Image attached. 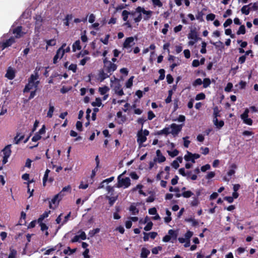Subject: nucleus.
<instances>
[{"label":"nucleus","instance_id":"obj_16","mask_svg":"<svg viewBox=\"0 0 258 258\" xmlns=\"http://www.w3.org/2000/svg\"><path fill=\"white\" fill-rule=\"evenodd\" d=\"M11 145H8L7 146H6L5 148L3 150V154H4V156H7V157H10L11 154Z\"/></svg>","mask_w":258,"mask_h":258},{"label":"nucleus","instance_id":"obj_21","mask_svg":"<svg viewBox=\"0 0 258 258\" xmlns=\"http://www.w3.org/2000/svg\"><path fill=\"white\" fill-rule=\"evenodd\" d=\"M213 123L217 128L220 129L224 125L223 120H218V119H213Z\"/></svg>","mask_w":258,"mask_h":258},{"label":"nucleus","instance_id":"obj_47","mask_svg":"<svg viewBox=\"0 0 258 258\" xmlns=\"http://www.w3.org/2000/svg\"><path fill=\"white\" fill-rule=\"evenodd\" d=\"M159 73L160 74L159 80H163L165 78V70L161 69L159 70Z\"/></svg>","mask_w":258,"mask_h":258},{"label":"nucleus","instance_id":"obj_26","mask_svg":"<svg viewBox=\"0 0 258 258\" xmlns=\"http://www.w3.org/2000/svg\"><path fill=\"white\" fill-rule=\"evenodd\" d=\"M109 91V88L106 86H104L103 87H99V92L101 95H105L107 92Z\"/></svg>","mask_w":258,"mask_h":258},{"label":"nucleus","instance_id":"obj_12","mask_svg":"<svg viewBox=\"0 0 258 258\" xmlns=\"http://www.w3.org/2000/svg\"><path fill=\"white\" fill-rule=\"evenodd\" d=\"M105 71L103 69H101L99 72L98 79V80L100 82H103L105 79L109 77L110 75L105 73Z\"/></svg>","mask_w":258,"mask_h":258},{"label":"nucleus","instance_id":"obj_58","mask_svg":"<svg viewBox=\"0 0 258 258\" xmlns=\"http://www.w3.org/2000/svg\"><path fill=\"white\" fill-rule=\"evenodd\" d=\"M193 235V232L190 231H187L184 235L185 238L186 240H190V238Z\"/></svg>","mask_w":258,"mask_h":258},{"label":"nucleus","instance_id":"obj_60","mask_svg":"<svg viewBox=\"0 0 258 258\" xmlns=\"http://www.w3.org/2000/svg\"><path fill=\"white\" fill-rule=\"evenodd\" d=\"M41 138V136L38 134H35V135L32 137V141L33 142H37L38 141V140H40Z\"/></svg>","mask_w":258,"mask_h":258},{"label":"nucleus","instance_id":"obj_57","mask_svg":"<svg viewBox=\"0 0 258 258\" xmlns=\"http://www.w3.org/2000/svg\"><path fill=\"white\" fill-rule=\"evenodd\" d=\"M77 69V66L76 64L72 63L69 67V70L72 71L74 73H76Z\"/></svg>","mask_w":258,"mask_h":258},{"label":"nucleus","instance_id":"obj_39","mask_svg":"<svg viewBox=\"0 0 258 258\" xmlns=\"http://www.w3.org/2000/svg\"><path fill=\"white\" fill-rule=\"evenodd\" d=\"M245 33V27L244 25H241L238 30L237 31V34L240 35V34H244Z\"/></svg>","mask_w":258,"mask_h":258},{"label":"nucleus","instance_id":"obj_63","mask_svg":"<svg viewBox=\"0 0 258 258\" xmlns=\"http://www.w3.org/2000/svg\"><path fill=\"white\" fill-rule=\"evenodd\" d=\"M232 23V20L231 19H228L226 20V21L223 24V26L224 28L227 27L228 26L230 25Z\"/></svg>","mask_w":258,"mask_h":258},{"label":"nucleus","instance_id":"obj_17","mask_svg":"<svg viewBox=\"0 0 258 258\" xmlns=\"http://www.w3.org/2000/svg\"><path fill=\"white\" fill-rule=\"evenodd\" d=\"M170 133V128L169 127H165L163 130L157 131V133L155 134L156 135H168Z\"/></svg>","mask_w":258,"mask_h":258},{"label":"nucleus","instance_id":"obj_18","mask_svg":"<svg viewBox=\"0 0 258 258\" xmlns=\"http://www.w3.org/2000/svg\"><path fill=\"white\" fill-rule=\"evenodd\" d=\"M35 74H32L30 77L28 79V81L33 83H35V81L39 78L38 72L36 70L34 71Z\"/></svg>","mask_w":258,"mask_h":258},{"label":"nucleus","instance_id":"obj_31","mask_svg":"<svg viewBox=\"0 0 258 258\" xmlns=\"http://www.w3.org/2000/svg\"><path fill=\"white\" fill-rule=\"evenodd\" d=\"M10 253L9 255L8 258H15L16 255H17V250L12 247L10 248Z\"/></svg>","mask_w":258,"mask_h":258},{"label":"nucleus","instance_id":"obj_6","mask_svg":"<svg viewBox=\"0 0 258 258\" xmlns=\"http://www.w3.org/2000/svg\"><path fill=\"white\" fill-rule=\"evenodd\" d=\"M117 65L113 62H109L108 64H105L103 67V70L110 76L117 69Z\"/></svg>","mask_w":258,"mask_h":258},{"label":"nucleus","instance_id":"obj_61","mask_svg":"<svg viewBox=\"0 0 258 258\" xmlns=\"http://www.w3.org/2000/svg\"><path fill=\"white\" fill-rule=\"evenodd\" d=\"M110 35L109 34L106 35L105 38L103 39L102 38L100 39V41L104 44L107 45L108 43V39L109 38Z\"/></svg>","mask_w":258,"mask_h":258},{"label":"nucleus","instance_id":"obj_19","mask_svg":"<svg viewBox=\"0 0 258 258\" xmlns=\"http://www.w3.org/2000/svg\"><path fill=\"white\" fill-rule=\"evenodd\" d=\"M150 251L149 250H148L145 247H143L141 249L140 257L141 258H147L149 254H150Z\"/></svg>","mask_w":258,"mask_h":258},{"label":"nucleus","instance_id":"obj_2","mask_svg":"<svg viewBox=\"0 0 258 258\" xmlns=\"http://www.w3.org/2000/svg\"><path fill=\"white\" fill-rule=\"evenodd\" d=\"M121 175L118 176V187H124V188H127L131 185V180L129 177H125L120 178Z\"/></svg>","mask_w":258,"mask_h":258},{"label":"nucleus","instance_id":"obj_29","mask_svg":"<svg viewBox=\"0 0 258 258\" xmlns=\"http://www.w3.org/2000/svg\"><path fill=\"white\" fill-rule=\"evenodd\" d=\"M187 155H185L184 157V158L186 161H191L192 163H195V160L194 159L193 157L191 156L190 154V152L187 151Z\"/></svg>","mask_w":258,"mask_h":258},{"label":"nucleus","instance_id":"obj_55","mask_svg":"<svg viewBox=\"0 0 258 258\" xmlns=\"http://www.w3.org/2000/svg\"><path fill=\"white\" fill-rule=\"evenodd\" d=\"M215 14L211 13L207 15L206 19L207 21H213L215 19Z\"/></svg>","mask_w":258,"mask_h":258},{"label":"nucleus","instance_id":"obj_53","mask_svg":"<svg viewBox=\"0 0 258 258\" xmlns=\"http://www.w3.org/2000/svg\"><path fill=\"white\" fill-rule=\"evenodd\" d=\"M204 13L202 11L198 12L197 15H196V18L197 19L200 20V21H203V17L204 16Z\"/></svg>","mask_w":258,"mask_h":258},{"label":"nucleus","instance_id":"obj_52","mask_svg":"<svg viewBox=\"0 0 258 258\" xmlns=\"http://www.w3.org/2000/svg\"><path fill=\"white\" fill-rule=\"evenodd\" d=\"M179 100L176 98L173 100V111H175L178 108Z\"/></svg>","mask_w":258,"mask_h":258},{"label":"nucleus","instance_id":"obj_4","mask_svg":"<svg viewBox=\"0 0 258 258\" xmlns=\"http://www.w3.org/2000/svg\"><path fill=\"white\" fill-rule=\"evenodd\" d=\"M249 109L246 108L242 114H241L240 117L243 123L246 124L251 125L253 123L252 120L250 118H248Z\"/></svg>","mask_w":258,"mask_h":258},{"label":"nucleus","instance_id":"obj_51","mask_svg":"<svg viewBox=\"0 0 258 258\" xmlns=\"http://www.w3.org/2000/svg\"><path fill=\"white\" fill-rule=\"evenodd\" d=\"M152 3L154 6L161 7L163 6L162 3L160 0H152Z\"/></svg>","mask_w":258,"mask_h":258},{"label":"nucleus","instance_id":"obj_34","mask_svg":"<svg viewBox=\"0 0 258 258\" xmlns=\"http://www.w3.org/2000/svg\"><path fill=\"white\" fill-rule=\"evenodd\" d=\"M130 210L132 212L133 215H137L139 212V209L135 206L132 205L130 207Z\"/></svg>","mask_w":258,"mask_h":258},{"label":"nucleus","instance_id":"obj_9","mask_svg":"<svg viewBox=\"0 0 258 258\" xmlns=\"http://www.w3.org/2000/svg\"><path fill=\"white\" fill-rule=\"evenodd\" d=\"M59 197H61L60 194H57L53 198V199L49 202V208L54 209L58 204V202L61 199H58Z\"/></svg>","mask_w":258,"mask_h":258},{"label":"nucleus","instance_id":"obj_10","mask_svg":"<svg viewBox=\"0 0 258 258\" xmlns=\"http://www.w3.org/2000/svg\"><path fill=\"white\" fill-rule=\"evenodd\" d=\"M187 37L188 39L196 40V41H198L201 39L200 37H198L197 32L195 29H192L190 31V32L187 35Z\"/></svg>","mask_w":258,"mask_h":258},{"label":"nucleus","instance_id":"obj_32","mask_svg":"<svg viewBox=\"0 0 258 258\" xmlns=\"http://www.w3.org/2000/svg\"><path fill=\"white\" fill-rule=\"evenodd\" d=\"M168 234L171 236V238H173V239H176L177 237V232L173 229H170L168 232Z\"/></svg>","mask_w":258,"mask_h":258},{"label":"nucleus","instance_id":"obj_8","mask_svg":"<svg viewBox=\"0 0 258 258\" xmlns=\"http://www.w3.org/2000/svg\"><path fill=\"white\" fill-rule=\"evenodd\" d=\"M182 125H177L175 123H172L170 125L171 131L170 133L174 136H176L182 129Z\"/></svg>","mask_w":258,"mask_h":258},{"label":"nucleus","instance_id":"obj_42","mask_svg":"<svg viewBox=\"0 0 258 258\" xmlns=\"http://www.w3.org/2000/svg\"><path fill=\"white\" fill-rule=\"evenodd\" d=\"M134 77L132 76L126 82L125 86L127 88H131L133 86V79Z\"/></svg>","mask_w":258,"mask_h":258},{"label":"nucleus","instance_id":"obj_48","mask_svg":"<svg viewBox=\"0 0 258 258\" xmlns=\"http://www.w3.org/2000/svg\"><path fill=\"white\" fill-rule=\"evenodd\" d=\"M162 247L160 246L155 247L152 249V252L153 254H157L158 253L159 250H161Z\"/></svg>","mask_w":258,"mask_h":258},{"label":"nucleus","instance_id":"obj_24","mask_svg":"<svg viewBox=\"0 0 258 258\" xmlns=\"http://www.w3.org/2000/svg\"><path fill=\"white\" fill-rule=\"evenodd\" d=\"M54 110V106L53 105H52L51 104V103H50L49 104V109L47 113V116L49 118H51L52 117Z\"/></svg>","mask_w":258,"mask_h":258},{"label":"nucleus","instance_id":"obj_49","mask_svg":"<svg viewBox=\"0 0 258 258\" xmlns=\"http://www.w3.org/2000/svg\"><path fill=\"white\" fill-rule=\"evenodd\" d=\"M76 128L80 132L83 131L82 122L81 121H77L76 122Z\"/></svg>","mask_w":258,"mask_h":258},{"label":"nucleus","instance_id":"obj_11","mask_svg":"<svg viewBox=\"0 0 258 258\" xmlns=\"http://www.w3.org/2000/svg\"><path fill=\"white\" fill-rule=\"evenodd\" d=\"M134 38L133 37L126 38L123 43V47L125 48L131 47L134 44Z\"/></svg>","mask_w":258,"mask_h":258},{"label":"nucleus","instance_id":"obj_56","mask_svg":"<svg viewBox=\"0 0 258 258\" xmlns=\"http://www.w3.org/2000/svg\"><path fill=\"white\" fill-rule=\"evenodd\" d=\"M203 83V81L201 79H197L192 83L194 86H197L198 85H201Z\"/></svg>","mask_w":258,"mask_h":258},{"label":"nucleus","instance_id":"obj_37","mask_svg":"<svg viewBox=\"0 0 258 258\" xmlns=\"http://www.w3.org/2000/svg\"><path fill=\"white\" fill-rule=\"evenodd\" d=\"M202 84H203V87L206 88L210 85L211 80L209 78H205Z\"/></svg>","mask_w":258,"mask_h":258},{"label":"nucleus","instance_id":"obj_27","mask_svg":"<svg viewBox=\"0 0 258 258\" xmlns=\"http://www.w3.org/2000/svg\"><path fill=\"white\" fill-rule=\"evenodd\" d=\"M132 14V15H134V13H131L130 12L126 11V10H123L122 12V19L124 21H127L128 19V15Z\"/></svg>","mask_w":258,"mask_h":258},{"label":"nucleus","instance_id":"obj_35","mask_svg":"<svg viewBox=\"0 0 258 258\" xmlns=\"http://www.w3.org/2000/svg\"><path fill=\"white\" fill-rule=\"evenodd\" d=\"M102 104L101 100L100 98H96L95 102H92L91 105L94 106L100 107Z\"/></svg>","mask_w":258,"mask_h":258},{"label":"nucleus","instance_id":"obj_25","mask_svg":"<svg viewBox=\"0 0 258 258\" xmlns=\"http://www.w3.org/2000/svg\"><path fill=\"white\" fill-rule=\"evenodd\" d=\"M76 49H78V50L81 49V46L80 45V41L79 40L76 41L73 45V51H76Z\"/></svg>","mask_w":258,"mask_h":258},{"label":"nucleus","instance_id":"obj_23","mask_svg":"<svg viewBox=\"0 0 258 258\" xmlns=\"http://www.w3.org/2000/svg\"><path fill=\"white\" fill-rule=\"evenodd\" d=\"M220 110H219L218 106H215L213 108V119H218V117L220 116Z\"/></svg>","mask_w":258,"mask_h":258},{"label":"nucleus","instance_id":"obj_44","mask_svg":"<svg viewBox=\"0 0 258 258\" xmlns=\"http://www.w3.org/2000/svg\"><path fill=\"white\" fill-rule=\"evenodd\" d=\"M200 203L198 198L194 197L193 200L190 203V206L195 207L197 206Z\"/></svg>","mask_w":258,"mask_h":258},{"label":"nucleus","instance_id":"obj_13","mask_svg":"<svg viewBox=\"0 0 258 258\" xmlns=\"http://www.w3.org/2000/svg\"><path fill=\"white\" fill-rule=\"evenodd\" d=\"M22 26H18L13 30V33L15 35V38H19L23 35L22 32Z\"/></svg>","mask_w":258,"mask_h":258},{"label":"nucleus","instance_id":"obj_43","mask_svg":"<svg viewBox=\"0 0 258 258\" xmlns=\"http://www.w3.org/2000/svg\"><path fill=\"white\" fill-rule=\"evenodd\" d=\"M100 231V229L97 228L96 229H94L92 230H90L89 232V235L90 237L94 236L96 234L99 233Z\"/></svg>","mask_w":258,"mask_h":258},{"label":"nucleus","instance_id":"obj_36","mask_svg":"<svg viewBox=\"0 0 258 258\" xmlns=\"http://www.w3.org/2000/svg\"><path fill=\"white\" fill-rule=\"evenodd\" d=\"M193 195L194 193L190 190H187L182 192V196L185 198H188L192 196Z\"/></svg>","mask_w":258,"mask_h":258},{"label":"nucleus","instance_id":"obj_33","mask_svg":"<svg viewBox=\"0 0 258 258\" xmlns=\"http://www.w3.org/2000/svg\"><path fill=\"white\" fill-rule=\"evenodd\" d=\"M49 213L50 211L48 212H45L42 215H40V216L38 219V222H42L44 218H47L48 216Z\"/></svg>","mask_w":258,"mask_h":258},{"label":"nucleus","instance_id":"obj_1","mask_svg":"<svg viewBox=\"0 0 258 258\" xmlns=\"http://www.w3.org/2000/svg\"><path fill=\"white\" fill-rule=\"evenodd\" d=\"M149 135V131L146 129L143 130L141 128L137 133V141L140 147L143 146L142 144L147 140V136Z\"/></svg>","mask_w":258,"mask_h":258},{"label":"nucleus","instance_id":"obj_3","mask_svg":"<svg viewBox=\"0 0 258 258\" xmlns=\"http://www.w3.org/2000/svg\"><path fill=\"white\" fill-rule=\"evenodd\" d=\"M16 42L14 37H11L9 39L4 42H0V51H3L5 48L11 46Z\"/></svg>","mask_w":258,"mask_h":258},{"label":"nucleus","instance_id":"obj_28","mask_svg":"<svg viewBox=\"0 0 258 258\" xmlns=\"http://www.w3.org/2000/svg\"><path fill=\"white\" fill-rule=\"evenodd\" d=\"M152 13L153 12L150 10L146 11L145 10L143 13V14L146 15L144 17V19L145 20H147L149 19H150L152 16Z\"/></svg>","mask_w":258,"mask_h":258},{"label":"nucleus","instance_id":"obj_64","mask_svg":"<svg viewBox=\"0 0 258 258\" xmlns=\"http://www.w3.org/2000/svg\"><path fill=\"white\" fill-rule=\"evenodd\" d=\"M155 117V115L153 112L151 110H150L148 112V119L149 120H152Z\"/></svg>","mask_w":258,"mask_h":258},{"label":"nucleus","instance_id":"obj_41","mask_svg":"<svg viewBox=\"0 0 258 258\" xmlns=\"http://www.w3.org/2000/svg\"><path fill=\"white\" fill-rule=\"evenodd\" d=\"M167 153L170 156L174 157L178 155L179 151L177 149H175L173 151H168Z\"/></svg>","mask_w":258,"mask_h":258},{"label":"nucleus","instance_id":"obj_40","mask_svg":"<svg viewBox=\"0 0 258 258\" xmlns=\"http://www.w3.org/2000/svg\"><path fill=\"white\" fill-rule=\"evenodd\" d=\"M71 187L70 185H69L67 186L63 187L61 191L58 194H60V196L61 197H62L63 196V194H62L63 192H64V191L71 192Z\"/></svg>","mask_w":258,"mask_h":258},{"label":"nucleus","instance_id":"obj_5","mask_svg":"<svg viewBox=\"0 0 258 258\" xmlns=\"http://www.w3.org/2000/svg\"><path fill=\"white\" fill-rule=\"evenodd\" d=\"M66 45V43L63 44L62 46L56 51V53L53 58V63L54 64H56L57 62V60L59 58H61L63 57L64 54L63 47H65Z\"/></svg>","mask_w":258,"mask_h":258},{"label":"nucleus","instance_id":"obj_7","mask_svg":"<svg viewBox=\"0 0 258 258\" xmlns=\"http://www.w3.org/2000/svg\"><path fill=\"white\" fill-rule=\"evenodd\" d=\"M39 83V81H36L35 83H33L28 81V83L26 84L25 86V88L23 90V92H29L33 88H34L35 89H37Z\"/></svg>","mask_w":258,"mask_h":258},{"label":"nucleus","instance_id":"obj_22","mask_svg":"<svg viewBox=\"0 0 258 258\" xmlns=\"http://www.w3.org/2000/svg\"><path fill=\"white\" fill-rule=\"evenodd\" d=\"M252 5L251 3L249 4L248 5H245L242 7V8L241 9V13L243 14H244L245 15H248L249 14L250 8H249L247 9V8Z\"/></svg>","mask_w":258,"mask_h":258},{"label":"nucleus","instance_id":"obj_20","mask_svg":"<svg viewBox=\"0 0 258 258\" xmlns=\"http://www.w3.org/2000/svg\"><path fill=\"white\" fill-rule=\"evenodd\" d=\"M156 155L158 156V162L159 163H162L166 160V158L162 154L160 150L156 151Z\"/></svg>","mask_w":258,"mask_h":258},{"label":"nucleus","instance_id":"obj_46","mask_svg":"<svg viewBox=\"0 0 258 258\" xmlns=\"http://www.w3.org/2000/svg\"><path fill=\"white\" fill-rule=\"evenodd\" d=\"M206 95L204 93H200L196 96V100H200L205 99Z\"/></svg>","mask_w":258,"mask_h":258},{"label":"nucleus","instance_id":"obj_15","mask_svg":"<svg viewBox=\"0 0 258 258\" xmlns=\"http://www.w3.org/2000/svg\"><path fill=\"white\" fill-rule=\"evenodd\" d=\"M5 77L10 80H13L15 77V73L14 71L12 69L9 68L7 71Z\"/></svg>","mask_w":258,"mask_h":258},{"label":"nucleus","instance_id":"obj_50","mask_svg":"<svg viewBox=\"0 0 258 258\" xmlns=\"http://www.w3.org/2000/svg\"><path fill=\"white\" fill-rule=\"evenodd\" d=\"M153 226V223L150 221L147 223V224L145 226L144 230L146 231H149L152 229Z\"/></svg>","mask_w":258,"mask_h":258},{"label":"nucleus","instance_id":"obj_14","mask_svg":"<svg viewBox=\"0 0 258 258\" xmlns=\"http://www.w3.org/2000/svg\"><path fill=\"white\" fill-rule=\"evenodd\" d=\"M35 20V29H40L43 20V18L40 15H36Z\"/></svg>","mask_w":258,"mask_h":258},{"label":"nucleus","instance_id":"obj_30","mask_svg":"<svg viewBox=\"0 0 258 258\" xmlns=\"http://www.w3.org/2000/svg\"><path fill=\"white\" fill-rule=\"evenodd\" d=\"M46 48L48 46H53L56 45V40L55 39H52L50 40H46Z\"/></svg>","mask_w":258,"mask_h":258},{"label":"nucleus","instance_id":"obj_45","mask_svg":"<svg viewBox=\"0 0 258 258\" xmlns=\"http://www.w3.org/2000/svg\"><path fill=\"white\" fill-rule=\"evenodd\" d=\"M207 43L205 41H203L202 42V48L200 50V52L203 53H206L207 52L206 50Z\"/></svg>","mask_w":258,"mask_h":258},{"label":"nucleus","instance_id":"obj_38","mask_svg":"<svg viewBox=\"0 0 258 258\" xmlns=\"http://www.w3.org/2000/svg\"><path fill=\"white\" fill-rule=\"evenodd\" d=\"M231 167L233 169L229 170V171L227 172V175L229 176L233 175L235 171L234 169H236L237 168V166L235 164H232L231 166Z\"/></svg>","mask_w":258,"mask_h":258},{"label":"nucleus","instance_id":"obj_62","mask_svg":"<svg viewBox=\"0 0 258 258\" xmlns=\"http://www.w3.org/2000/svg\"><path fill=\"white\" fill-rule=\"evenodd\" d=\"M89 54V51L88 50H85L84 51H81L77 55V57L78 58V57H80L81 56H85V55H87V54Z\"/></svg>","mask_w":258,"mask_h":258},{"label":"nucleus","instance_id":"obj_54","mask_svg":"<svg viewBox=\"0 0 258 258\" xmlns=\"http://www.w3.org/2000/svg\"><path fill=\"white\" fill-rule=\"evenodd\" d=\"M169 27V25L168 23H165L164 25V28L162 30V33L164 35H166L168 32V28Z\"/></svg>","mask_w":258,"mask_h":258},{"label":"nucleus","instance_id":"obj_59","mask_svg":"<svg viewBox=\"0 0 258 258\" xmlns=\"http://www.w3.org/2000/svg\"><path fill=\"white\" fill-rule=\"evenodd\" d=\"M166 79L167 82L169 84H172L174 80L173 77L170 74H168L166 76Z\"/></svg>","mask_w":258,"mask_h":258}]
</instances>
